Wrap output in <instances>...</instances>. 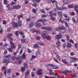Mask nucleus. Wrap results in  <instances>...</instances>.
Here are the masks:
<instances>
[{"label":"nucleus","instance_id":"44","mask_svg":"<svg viewBox=\"0 0 78 78\" xmlns=\"http://www.w3.org/2000/svg\"><path fill=\"white\" fill-rule=\"evenodd\" d=\"M24 67L25 68H26V69L28 68V66H27V63H24Z\"/></svg>","mask_w":78,"mask_h":78},{"label":"nucleus","instance_id":"63","mask_svg":"<svg viewBox=\"0 0 78 78\" xmlns=\"http://www.w3.org/2000/svg\"><path fill=\"white\" fill-rule=\"evenodd\" d=\"M49 66H50V67H55V66L53 65V64H49Z\"/></svg>","mask_w":78,"mask_h":78},{"label":"nucleus","instance_id":"1","mask_svg":"<svg viewBox=\"0 0 78 78\" xmlns=\"http://www.w3.org/2000/svg\"><path fill=\"white\" fill-rule=\"evenodd\" d=\"M39 22H42L43 23V24L44 25H45L47 24V20H46V19H42L39 20L37 21V23H36L35 24V26L37 28H40L41 26V23H38Z\"/></svg>","mask_w":78,"mask_h":78},{"label":"nucleus","instance_id":"46","mask_svg":"<svg viewBox=\"0 0 78 78\" xmlns=\"http://www.w3.org/2000/svg\"><path fill=\"white\" fill-rule=\"evenodd\" d=\"M5 58H9V57H11V55H7L5 56H4Z\"/></svg>","mask_w":78,"mask_h":78},{"label":"nucleus","instance_id":"39","mask_svg":"<svg viewBox=\"0 0 78 78\" xmlns=\"http://www.w3.org/2000/svg\"><path fill=\"white\" fill-rule=\"evenodd\" d=\"M19 33L20 34V35H23L24 33L23 32V31H20L19 32Z\"/></svg>","mask_w":78,"mask_h":78},{"label":"nucleus","instance_id":"59","mask_svg":"<svg viewBox=\"0 0 78 78\" xmlns=\"http://www.w3.org/2000/svg\"><path fill=\"white\" fill-rule=\"evenodd\" d=\"M3 25H6V21L5 20H3Z\"/></svg>","mask_w":78,"mask_h":78},{"label":"nucleus","instance_id":"24","mask_svg":"<svg viewBox=\"0 0 78 78\" xmlns=\"http://www.w3.org/2000/svg\"><path fill=\"white\" fill-rule=\"evenodd\" d=\"M62 26L60 27H57L55 29L56 31H59V30H62Z\"/></svg>","mask_w":78,"mask_h":78},{"label":"nucleus","instance_id":"5","mask_svg":"<svg viewBox=\"0 0 78 78\" xmlns=\"http://www.w3.org/2000/svg\"><path fill=\"white\" fill-rule=\"evenodd\" d=\"M13 41H10V44L11 46V47L12 48H13V49H15L16 48V45L13 43V42H12Z\"/></svg>","mask_w":78,"mask_h":78},{"label":"nucleus","instance_id":"54","mask_svg":"<svg viewBox=\"0 0 78 78\" xmlns=\"http://www.w3.org/2000/svg\"><path fill=\"white\" fill-rule=\"evenodd\" d=\"M64 23L66 27H69V24H68V23H67V22H65Z\"/></svg>","mask_w":78,"mask_h":78},{"label":"nucleus","instance_id":"40","mask_svg":"<svg viewBox=\"0 0 78 78\" xmlns=\"http://www.w3.org/2000/svg\"><path fill=\"white\" fill-rule=\"evenodd\" d=\"M16 3L14 2H12L10 3V5H11V6H12V5H16Z\"/></svg>","mask_w":78,"mask_h":78},{"label":"nucleus","instance_id":"57","mask_svg":"<svg viewBox=\"0 0 78 78\" xmlns=\"http://www.w3.org/2000/svg\"><path fill=\"white\" fill-rule=\"evenodd\" d=\"M11 59L13 61L15 60V59H16V56H12L11 57Z\"/></svg>","mask_w":78,"mask_h":78},{"label":"nucleus","instance_id":"41","mask_svg":"<svg viewBox=\"0 0 78 78\" xmlns=\"http://www.w3.org/2000/svg\"><path fill=\"white\" fill-rule=\"evenodd\" d=\"M62 30H66V31L67 30V28H66V27H63V26H62Z\"/></svg>","mask_w":78,"mask_h":78},{"label":"nucleus","instance_id":"21","mask_svg":"<svg viewBox=\"0 0 78 78\" xmlns=\"http://www.w3.org/2000/svg\"><path fill=\"white\" fill-rule=\"evenodd\" d=\"M62 2L64 4H68L69 3V1L68 0H62Z\"/></svg>","mask_w":78,"mask_h":78},{"label":"nucleus","instance_id":"50","mask_svg":"<svg viewBox=\"0 0 78 78\" xmlns=\"http://www.w3.org/2000/svg\"><path fill=\"white\" fill-rule=\"evenodd\" d=\"M36 32L37 34H38V33H40V32L39 30H34V32Z\"/></svg>","mask_w":78,"mask_h":78},{"label":"nucleus","instance_id":"16","mask_svg":"<svg viewBox=\"0 0 78 78\" xmlns=\"http://www.w3.org/2000/svg\"><path fill=\"white\" fill-rule=\"evenodd\" d=\"M63 16L64 17L66 18V20L69 21V16H67V15L66 14H63Z\"/></svg>","mask_w":78,"mask_h":78},{"label":"nucleus","instance_id":"38","mask_svg":"<svg viewBox=\"0 0 78 78\" xmlns=\"http://www.w3.org/2000/svg\"><path fill=\"white\" fill-rule=\"evenodd\" d=\"M36 38L37 40H40L41 39V37L39 36H37Z\"/></svg>","mask_w":78,"mask_h":78},{"label":"nucleus","instance_id":"13","mask_svg":"<svg viewBox=\"0 0 78 78\" xmlns=\"http://www.w3.org/2000/svg\"><path fill=\"white\" fill-rule=\"evenodd\" d=\"M70 59L72 61H75L76 60V61H78V58H74V57H70Z\"/></svg>","mask_w":78,"mask_h":78},{"label":"nucleus","instance_id":"55","mask_svg":"<svg viewBox=\"0 0 78 78\" xmlns=\"http://www.w3.org/2000/svg\"><path fill=\"white\" fill-rule=\"evenodd\" d=\"M27 52L28 53H30V54H31V50L29 48L27 49Z\"/></svg>","mask_w":78,"mask_h":78},{"label":"nucleus","instance_id":"49","mask_svg":"<svg viewBox=\"0 0 78 78\" xmlns=\"http://www.w3.org/2000/svg\"><path fill=\"white\" fill-rule=\"evenodd\" d=\"M25 39H23L21 40V42L22 43H25Z\"/></svg>","mask_w":78,"mask_h":78},{"label":"nucleus","instance_id":"37","mask_svg":"<svg viewBox=\"0 0 78 78\" xmlns=\"http://www.w3.org/2000/svg\"><path fill=\"white\" fill-rule=\"evenodd\" d=\"M40 12H41L43 13V14L45 13V10H44V9H41L40 10Z\"/></svg>","mask_w":78,"mask_h":78},{"label":"nucleus","instance_id":"31","mask_svg":"<svg viewBox=\"0 0 78 78\" xmlns=\"http://www.w3.org/2000/svg\"><path fill=\"white\" fill-rule=\"evenodd\" d=\"M23 14H21L20 15H18V20H20V17H23Z\"/></svg>","mask_w":78,"mask_h":78},{"label":"nucleus","instance_id":"6","mask_svg":"<svg viewBox=\"0 0 78 78\" xmlns=\"http://www.w3.org/2000/svg\"><path fill=\"white\" fill-rule=\"evenodd\" d=\"M55 38L59 40V39H62V34H58L56 35L55 36Z\"/></svg>","mask_w":78,"mask_h":78},{"label":"nucleus","instance_id":"23","mask_svg":"<svg viewBox=\"0 0 78 78\" xmlns=\"http://www.w3.org/2000/svg\"><path fill=\"white\" fill-rule=\"evenodd\" d=\"M18 64H21L22 62V59L20 58L18 59Z\"/></svg>","mask_w":78,"mask_h":78},{"label":"nucleus","instance_id":"61","mask_svg":"<svg viewBox=\"0 0 78 78\" xmlns=\"http://www.w3.org/2000/svg\"><path fill=\"white\" fill-rule=\"evenodd\" d=\"M22 53H23V50L22 49H21L20 50V55H21Z\"/></svg>","mask_w":78,"mask_h":78},{"label":"nucleus","instance_id":"17","mask_svg":"<svg viewBox=\"0 0 78 78\" xmlns=\"http://www.w3.org/2000/svg\"><path fill=\"white\" fill-rule=\"evenodd\" d=\"M41 30H48V31L49 30V27H42L41 28Z\"/></svg>","mask_w":78,"mask_h":78},{"label":"nucleus","instance_id":"10","mask_svg":"<svg viewBox=\"0 0 78 78\" xmlns=\"http://www.w3.org/2000/svg\"><path fill=\"white\" fill-rule=\"evenodd\" d=\"M62 62H63V63L65 64H67L68 66H70V63H69V62H67L64 59H62Z\"/></svg>","mask_w":78,"mask_h":78},{"label":"nucleus","instance_id":"7","mask_svg":"<svg viewBox=\"0 0 78 78\" xmlns=\"http://www.w3.org/2000/svg\"><path fill=\"white\" fill-rule=\"evenodd\" d=\"M49 13L51 14H50L49 15V16H50V17H53V16H56L57 15V13L56 12H54V13H53V12L51 11L49 12Z\"/></svg>","mask_w":78,"mask_h":78},{"label":"nucleus","instance_id":"19","mask_svg":"<svg viewBox=\"0 0 78 78\" xmlns=\"http://www.w3.org/2000/svg\"><path fill=\"white\" fill-rule=\"evenodd\" d=\"M46 34L45 33H44L43 34H41V36L42 37V38H43V39H46Z\"/></svg>","mask_w":78,"mask_h":78},{"label":"nucleus","instance_id":"45","mask_svg":"<svg viewBox=\"0 0 78 78\" xmlns=\"http://www.w3.org/2000/svg\"><path fill=\"white\" fill-rule=\"evenodd\" d=\"M62 10H63V9H66L67 7H65L64 6H62Z\"/></svg>","mask_w":78,"mask_h":78},{"label":"nucleus","instance_id":"4","mask_svg":"<svg viewBox=\"0 0 78 78\" xmlns=\"http://www.w3.org/2000/svg\"><path fill=\"white\" fill-rule=\"evenodd\" d=\"M42 70L41 69H38V71L36 72V73L38 75H42Z\"/></svg>","mask_w":78,"mask_h":78},{"label":"nucleus","instance_id":"2","mask_svg":"<svg viewBox=\"0 0 78 78\" xmlns=\"http://www.w3.org/2000/svg\"><path fill=\"white\" fill-rule=\"evenodd\" d=\"M36 2H34V4H32V5L34 6V7H36L37 6H39V3L38 2H40L41 0H36Z\"/></svg>","mask_w":78,"mask_h":78},{"label":"nucleus","instance_id":"11","mask_svg":"<svg viewBox=\"0 0 78 78\" xmlns=\"http://www.w3.org/2000/svg\"><path fill=\"white\" fill-rule=\"evenodd\" d=\"M10 5L9 4H7V5L6 6V8H8V9L9 11H12V9H13L11 7H9Z\"/></svg>","mask_w":78,"mask_h":78},{"label":"nucleus","instance_id":"33","mask_svg":"<svg viewBox=\"0 0 78 78\" xmlns=\"http://www.w3.org/2000/svg\"><path fill=\"white\" fill-rule=\"evenodd\" d=\"M56 9L58 10H59L60 11H62V8H60L58 6L56 7Z\"/></svg>","mask_w":78,"mask_h":78},{"label":"nucleus","instance_id":"9","mask_svg":"<svg viewBox=\"0 0 78 78\" xmlns=\"http://www.w3.org/2000/svg\"><path fill=\"white\" fill-rule=\"evenodd\" d=\"M21 7V6L20 5H16L13 6L12 9H19Z\"/></svg>","mask_w":78,"mask_h":78},{"label":"nucleus","instance_id":"3","mask_svg":"<svg viewBox=\"0 0 78 78\" xmlns=\"http://www.w3.org/2000/svg\"><path fill=\"white\" fill-rule=\"evenodd\" d=\"M11 24L14 28H17L18 27L17 23H16L15 21H12L11 22Z\"/></svg>","mask_w":78,"mask_h":78},{"label":"nucleus","instance_id":"62","mask_svg":"<svg viewBox=\"0 0 78 78\" xmlns=\"http://www.w3.org/2000/svg\"><path fill=\"white\" fill-rule=\"evenodd\" d=\"M59 34H64V32L63 31H60L59 32Z\"/></svg>","mask_w":78,"mask_h":78},{"label":"nucleus","instance_id":"43","mask_svg":"<svg viewBox=\"0 0 78 78\" xmlns=\"http://www.w3.org/2000/svg\"><path fill=\"white\" fill-rule=\"evenodd\" d=\"M66 72H67L68 73H72V71H70L69 70H66Z\"/></svg>","mask_w":78,"mask_h":78},{"label":"nucleus","instance_id":"28","mask_svg":"<svg viewBox=\"0 0 78 78\" xmlns=\"http://www.w3.org/2000/svg\"><path fill=\"white\" fill-rule=\"evenodd\" d=\"M0 12H3V8H2V4L0 2Z\"/></svg>","mask_w":78,"mask_h":78},{"label":"nucleus","instance_id":"58","mask_svg":"<svg viewBox=\"0 0 78 78\" xmlns=\"http://www.w3.org/2000/svg\"><path fill=\"white\" fill-rule=\"evenodd\" d=\"M8 61V59H3V62L4 64L6 63V62Z\"/></svg>","mask_w":78,"mask_h":78},{"label":"nucleus","instance_id":"27","mask_svg":"<svg viewBox=\"0 0 78 78\" xmlns=\"http://www.w3.org/2000/svg\"><path fill=\"white\" fill-rule=\"evenodd\" d=\"M7 49L8 50V51H9V52H12V48H11V47Z\"/></svg>","mask_w":78,"mask_h":78},{"label":"nucleus","instance_id":"32","mask_svg":"<svg viewBox=\"0 0 78 78\" xmlns=\"http://www.w3.org/2000/svg\"><path fill=\"white\" fill-rule=\"evenodd\" d=\"M37 44V45H44V44L41 42H37L36 43Z\"/></svg>","mask_w":78,"mask_h":78},{"label":"nucleus","instance_id":"56","mask_svg":"<svg viewBox=\"0 0 78 78\" xmlns=\"http://www.w3.org/2000/svg\"><path fill=\"white\" fill-rule=\"evenodd\" d=\"M21 70L22 72H23V71H25V68L24 67H22Z\"/></svg>","mask_w":78,"mask_h":78},{"label":"nucleus","instance_id":"26","mask_svg":"<svg viewBox=\"0 0 78 78\" xmlns=\"http://www.w3.org/2000/svg\"><path fill=\"white\" fill-rule=\"evenodd\" d=\"M18 26L20 27H21L22 26V21H19L18 22Z\"/></svg>","mask_w":78,"mask_h":78},{"label":"nucleus","instance_id":"64","mask_svg":"<svg viewBox=\"0 0 78 78\" xmlns=\"http://www.w3.org/2000/svg\"><path fill=\"white\" fill-rule=\"evenodd\" d=\"M69 42L72 43V44H74V41L72 40H70L69 41Z\"/></svg>","mask_w":78,"mask_h":78},{"label":"nucleus","instance_id":"35","mask_svg":"<svg viewBox=\"0 0 78 78\" xmlns=\"http://www.w3.org/2000/svg\"><path fill=\"white\" fill-rule=\"evenodd\" d=\"M8 72H7V74L8 75H10L11 74V69H8L7 70Z\"/></svg>","mask_w":78,"mask_h":78},{"label":"nucleus","instance_id":"22","mask_svg":"<svg viewBox=\"0 0 78 78\" xmlns=\"http://www.w3.org/2000/svg\"><path fill=\"white\" fill-rule=\"evenodd\" d=\"M30 73V71L27 70L26 72L25 73V76H28V74Z\"/></svg>","mask_w":78,"mask_h":78},{"label":"nucleus","instance_id":"8","mask_svg":"<svg viewBox=\"0 0 78 78\" xmlns=\"http://www.w3.org/2000/svg\"><path fill=\"white\" fill-rule=\"evenodd\" d=\"M12 36V34L11 33H10L7 35V37L10 40V41H13L12 39L11 38V37Z\"/></svg>","mask_w":78,"mask_h":78},{"label":"nucleus","instance_id":"53","mask_svg":"<svg viewBox=\"0 0 78 78\" xmlns=\"http://www.w3.org/2000/svg\"><path fill=\"white\" fill-rule=\"evenodd\" d=\"M4 3L6 5H8L7 4L8 3L7 2V0H4Z\"/></svg>","mask_w":78,"mask_h":78},{"label":"nucleus","instance_id":"15","mask_svg":"<svg viewBox=\"0 0 78 78\" xmlns=\"http://www.w3.org/2000/svg\"><path fill=\"white\" fill-rule=\"evenodd\" d=\"M49 75H55V73H54L52 72L53 71H52V69H49Z\"/></svg>","mask_w":78,"mask_h":78},{"label":"nucleus","instance_id":"36","mask_svg":"<svg viewBox=\"0 0 78 78\" xmlns=\"http://www.w3.org/2000/svg\"><path fill=\"white\" fill-rule=\"evenodd\" d=\"M11 30H12V28L9 27V28H7V31L8 32H9V31H11Z\"/></svg>","mask_w":78,"mask_h":78},{"label":"nucleus","instance_id":"20","mask_svg":"<svg viewBox=\"0 0 78 78\" xmlns=\"http://www.w3.org/2000/svg\"><path fill=\"white\" fill-rule=\"evenodd\" d=\"M40 54H41V52H40V51L39 50H37L36 53V56L37 57V55H39Z\"/></svg>","mask_w":78,"mask_h":78},{"label":"nucleus","instance_id":"30","mask_svg":"<svg viewBox=\"0 0 78 78\" xmlns=\"http://www.w3.org/2000/svg\"><path fill=\"white\" fill-rule=\"evenodd\" d=\"M67 44V47H69V48H70V47H72V44H70V43H68Z\"/></svg>","mask_w":78,"mask_h":78},{"label":"nucleus","instance_id":"47","mask_svg":"<svg viewBox=\"0 0 78 78\" xmlns=\"http://www.w3.org/2000/svg\"><path fill=\"white\" fill-rule=\"evenodd\" d=\"M2 70H4V71L6 70V67L5 66L2 67Z\"/></svg>","mask_w":78,"mask_h":78},{"label":"nucleus","instance_id":"51","mask_svg":"<svg viewBox=\"0 0 78 78\" xmlns=\"http://www.w3.org/2000/svg\"><path fill=\"white\" fill-rule=\"evenodd\" d=\"M72 20L74 23H76V20H75V18L73 17L72 18Z\"/></svg>","mask_w":78,"mask_h":78},{"label":"nucleus","instance_id":"29","mask_svg":"<svg viewBox=\"0 0 78 78\" xmlns=\"http://www.w3.org/2000/svg\"><path fill=\"white\" fill-rule=\"evenodd\" d=\"M31 76L32 78L35 77V73L34 72H32L31 73Z\"/></svg>","mask_w":78,"mask_h":78},{"label":"nucleus","instance_id":"60","mask_svg":"<svg viewBox=\"0 0 78 78\" xmlns=\"http://www.w3.org/2000/svg\"><path fill=\"white\" fill-rule=\"evenodd\" d=\"M47 15H45L44 14H43L42 16H41V17L42 18H44V17H47Z\"/></svg>","mask_w":78,"mask_h":78},{"label":"nucleus","instance_id":"52","mask_svg":"<svg viewBox=\"0 0 78 78\" xmlns=\"http://www.w3.org/2000/svg\"><path fill=\"white\" fill-rule=\"evenodd\" d=\"M58 20L59 22H60V23H64V21H62L61 19H59Z\"/></svg>","mask_w":78,"mask_h":78},{"label":"nucleus","instance_id":"42","mask_svg":"<svg viewBox=\"0 0 78 78\" xmlns=\"http://www.w3.org/2000/svg\"><path fill=\"white\" fill-rule=\"evenodd\" d=\"M56 57H57V59L59 61H61V59L60 58V56H59L58 55H57L56 56Z\"/></svg>","mask_w":78,"mask_h":78},{"label":"nucleus","instance_id":"12","mask_svg":"<svg viewBox=\"0 0 78 78\" xmlns=\"http://www.w3.org/2000/svg\"><path fill=\"white\" fill-rule=\"evenodd\" d=\"M57 14L60 18H62V12L59 11L57 12Z\"/></svg>","mask_w":78,"mask_h":78},{"label":"nucleus","instance_id":"34","mask_svg":"<svg viewBox=\"0 0 78 78\" xmlns=\"http://www.w3.org/2000/svg\"><path fill=\"white\" fill-rule=\"evenodd\" d=\"M51 20L52 21H55L56 20V18L55 17H53V16L51 17Z\"/></svg>","mask_w":78,"mask_h":78},{"label":"nucleus","instance_id":"48","mask_svg":"<svg viewBox=\"0 0 78 78\" xmlns=\"http://www.w3.org/2000/svg\"><path fill=\"white\" fill-rule=\"evenodd\" d=\"M32 11L34 14H36V11H37V10L36 11L35 9H32Z\"/></svg>","mask_w":78,"mask_h":78},{"label":"nucleus","instance_id":"25","mask_svg":"<svg viewBox=\"0 0 78 78\" xmlns=\"http://www.w3.org/2000/svg\"><path fill=\"white\" fill-rule=\"evenodd\" d=\"M56 45L58 47H59L61 45V43L59 41H58L56 43Z\"/></svg>","mask_w":78,"mask_h":78},{"label":"nucleus","instance_id":"18","mask_svg":"<svg viewBox=\"0 0 78 78\" xmlns=\"http://www.w3.org/2000/svg\"><path fill=\"white\" fill-rule=\"evenodd\" d=\"M21 57L22 59H25V58H26V55H25V53L23 54L21 56Z\"/></svg>","mask_w":78,"mask_h":78},{"label":"nucleus","instance_id":"14","mask_svg":"<svg viewBox=\"0 0 78 78\" xmlns=\"http://www.w3.org/2000/svg\"><path fill=\"white\" fill-rule=\"evenodd\" d=\"M34 22H31L29 25V27L30 28H33V26H34Z\"/></svg>","mask_w":78,"mask_h":78}]
</instances>
